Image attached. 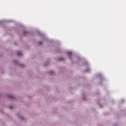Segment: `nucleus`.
<instances>
[{"instance_id": "1", "label": "nucleus", "mask_w": 126, "mask_h": 126, "mask_svg": "<svg viewBox=\"0 0 126 126\" xmlns=\"http://www.w3.org/2000/svg\"><path fill=\"white\" fill-rule=\"evenodd\" d=\"M17 54L18 56H22V52H21V51H18L17 52Z\"/></svg>"}, {"instance_id": "2", "label": "nucleus", "mask_w": 126, "mask_h": 126, "mask_svg": "<svg viewBox=\"0 0 126 126\" xmlns=\"http://www.w3.org/2000/svg\"><path fill=\"white\" fill-rule=\"evenodd\" d=\"M67 54L68 56H69V57H71V55H72V53H71V52H70V51L67 52Z\"/></svg>"}, {"instance_id": "3", "label": "nucleus", "mask_w": 126, "mask_h": 126, "mask_svg": "<svg viewBox=\"0 0 126 126\" xmlns=\"http://www.w3.org/2000/svg\"><path fill=\"white\" fill-rule=\"evenodd\" d=\"M88 71H90V69L88 68V69H87V70H85V72H88Z\"/></svg>"}, {"instance_id": "4", "label": "nucleus", "mask_w": 126, "mask_h": 126, "mask_svg": "<svg viewBox=\"0 0 126 126\" xmlns=\"http://www.w3.org/2000/svg\"><path fill=\"white\" fill-rule=\"evenodd\" d=\"M59 61H63V58H60Z\"/></svg>"}, {"instance_id": "5", "label": "nucleus", "mask_w": 126, "mask_h": 126, "mask_svg": "<svg viewBox=\"0 0 126 126\" xmlns=\"http://www.w3.org/2000/svg\"><path fill=\"white\" fill-rule=\"evenodd\" d=\"M39 44L40 45H42V41H39Z\"/></svg>"}, {"instance_id": "6", "label": "nucleus", "mask_w": 126, "mask_h": 126, "mask_svg": "<svg viewBox=\"0 0 126 126\" xmlns=\"http://www.w3.org/2000/svg\"><path fill=\"white\" fill-rule=\"evenodd\" d=\"M50 73H51V74H53V73H54V71H51L50 72Z\"/></svg>"}, {"instance_id": "7", "label": "nucleus", "mask_w": 126, "mask_h": 126, "mask_svg": "<svg viewBox=\"0 0 126 126\" xmlns=\"http://www.w3.org/2000/svg\"><path fill=\"white\" fill-rule=\"evenodd\" d=\"M9 109H12V106H9Z\"/></svg>"}, {"instance_id": "8", "label": "nucleus", "mask_w": 126, "mask_h": 126, "mask_svg": "<svg viewBox=\"0 0 126 126\" xmlns=\"http://www.w3.org/2000/svg\"><path fill=\"white\" fill-rule=\"evenodd\" d=\"M24 33H25H25H26V32H24Z\"/></svg>"}, {"instance_id": "9", "label": "nucleus", "mask_w": 126, "mask_h": 126, "mask_svg": "<svg viewBox=\"0 0 126 126\" xmlns=\"http://www.w3.org/2000/svg\"><path fill=\"white\" fill-rule=\"evenodd\" d=\"M22 120H23V118H22Z\"/></svg>"}]
</instances>
